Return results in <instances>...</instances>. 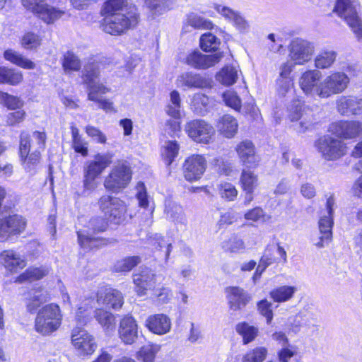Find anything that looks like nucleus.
<instances>
[{
  "label": "nucleus",
  "instance_id": "nucleus-14",
  "mask_svg": "<svg viewBox=\"0 0 362 362\" xmlns=\"http://www.w3.org/2000/svg\"><path fill=\"white\" fill-rule=\"evenodd\" d=\"M99 75L100 71L98 64H90L85 66L82 78L83 83L87 85L88 100H96L94 96L95 93L106 94L110 91V88L97 81Z\"/></svg>",
  "mask_w": 362,
  "mask_h": 362
},
{
  "label": "nucleus",
  "instance_id": "nucleus-49",
  "mask_svg": "<svg viewBox=\"0 0 362 362\" xmlns=\"http://www.w3.org/2000/svg\"><path fill=\"white\" fill-rule=\"evenodd\" d=\"M21 135H25V134H21ZM26 136L30 141V150L40 152V151L45 149L47 136L44 132L35 131L33 132L31 136H29L28 134Z\"/></svg>",
  "mask_w": 362,
  "mask_h": 362
},
{
  "label": "nucleus",
  "instance_id": "nucleus-19",
  "mask_svg": "<svg viewBox=\"0 0 362 362\" xmlns=\"http://www.w3.org/2000/svg\"><path fill=\"white\" fill-rule=\"evenodd\" d=\"M71 342L81 356L92 354L96 349L94 337L84 329L78 327L72 330Z\"/></svg>",
  "mask_w": 362,
  "mask_h": 362
},
{
  "label": "nucleus",
  "instance_id": "nucleus-33",
  "mask_svg": "<svg viewBox=\"0 0 362 362\" xmlns=\"http://www.w3.org/2000/svg\"><path fill=\"white\" fill-rule=\"evenodd\" d=\"M4 57L11 63L25 69H34L35 64L17 51L8 49L4 51Z\"/></svg>",
  "mask_w": 362,
  "mask_h": 362
},
{
  "label": "nucleus",
  "instance_id": "nucleus-26",
  "mask_svg": "<svg viewBox=\"0 0 362 362\" xmlns=\"http://www.w3.org/2000/svg\"><path fill=\"white\" fill-rule=\"evenodd\" d=\"M133 281L136 285V291L139 295H143L146 290L150 289L156 284V274L148 267L134 274Z\"/></svg>",
  "mask_w": 362,
  "mask_h": 362
},
{
  "label": "nucleus",
  "instance_id": "nucleus-45",
  "mask_svg": "<svg viewBox=\"0 0 362 362\" xmlns=\"http://www.w3.org/2000/svg\"><path fill=\"white\" fill-rule=\"evenodd\" d=\"M4 218L13 236L21 234L25 229L26 221L22 216L14 214Z\"/></svg>",
  "mask_w": 362,
  "mask_h": 362
},
{
  "label": "nucleus",
  "instance_id": "nucleus-27",
  "mask_svg": "<svg viewBox=\"0 0 362 362\" xmlns=\"http://www.w3.org/2000/svg\"><path fill=\"white\" fill-rule=\"evenodd\" d=\"M119 335L126 344H132L137 338V325L135 320L130 316L123 317L120 322Z\"/></svg>",
  "mask_w": 362,
  "mask_h": 362
},
{
  "label": "nucleus",
  "instance_id": "nucleus-60",
  "mask_svg": "<svg viewBox=\"0 0 362 362\" xmlns=\"http://www.w3.org/2000/svg\"><path fill=\"white\" fill-rule=\"evenodd\" d=\"M219 193L222 198L233 201L238 195V191L231 183L225 182L219 185Z\"/></svg>",
  "mask_w": 362,
  "mask_h": 362
},
{
  "label": "nucleus",
  "instance_id": "nucleus-3",
  "mask_svg": "<svg viewBox=\"0 0 362 362\" xmlns=\"http://www.w3.org/2000/svg\"><path fill=\"white\" fill-rule=\"evenodd\" d=\"M107 226L105 218L100 216L91 218L88 223V230L77 232L78 240L81 247L86 250H92L115 243L116 242L115 239L98 238L90 234V231L93 233L103 232L106 230Z\"/></svg>",
  "mask_w": 362,
  "mask_h": 362
},
{
  "label": "nucleus",
  "instance_id": "nucleus-8",
  "mask_svg": "<svg viewBox=\"0 0 362 362\" xmlns=\"http://www.w3.org/2000/svg\"><path fill=\"white\" fill-rule=\"evenodd\" d=\"M334 11L344 18L358 40H362V21L350 0H337Z\"/></svg>",
  "mask_w": 362,
  "mask_h": 362
},
{
  "label": "nucleus",
  "instance_id": "nucleus-61",
  "mask_svg": "<svg viewBox=\"0 0 362 362\" xmlns=\"http://www.w3.org/2000/svg\"><path fill=\"white\" fill-rule=\"evenodd\" d=\"M25 117L26 112L24 110H16L6 115V123L8 126H17L24 121Z\"/></svg>",
  "mask_w": 362,
  "mask_h": 362
},
{
  "label": "nucleus",
  "instance_id": "nucleus-31",
  "mask_svg": "<svg viewBox=\"0 0 362 362\" xmlns=\"http://www.w3.org/2000/svg\"><path fill=\"white\" fill-rule=\"evenodd\" d=\"M218 132L225 137L233 138L238 132V124L236 119L230 115H224L217 124Z\"/></svg>",
  "mask_w": 362,
  "mask_h": 362
},
{
  "label": "nucleus",
  "instance_id": "nucleus-11",
  "mask_svg": "<svg viewBox=\"0 0 362 362\" xmlns=\"http://www.w3.org/2000/svg\"><path fill=\"white\" fill-rule=\"evenodd\" d=\"M98 206L108 221L115 224L122 221L126 209L124 202L119 198L110 195L102 196L98 200Z\"/></svg>",
  "mask_w": 362,
  "mask_h": 362
},
{
  "label": "nucleus",
  "instance_id": "nucleus-59",
  "mask_svg": "<svg viewBox=\"0 0 362 362\" xmlns=\"http://www.w3.org/2000/svg\"><path fill=\"white\" fill-rule=\"evenodd\" d=\"M85 132L96 143L105 144L107 141L106 135L98 128L93 125H87L85 127Z\"/></svg>",
  "mask_w": 362,
  "mask_h": 362
},
{
  "label": "nucleus",
  "instance_id": "nucleus-48",
  "mask_svg": "<svg viewBox=\"0 0 362 362\" xmlns=\"http://www.w3.org/2000/svg\"><path fill=\"white\" fill-rule=\"evenodd\" d=\"M355 96L341 95L336 100V108L337 112L342 115H351V109L354 107Z\"/></svg>",
  "mask_w": 362,
  "mask_h": 362
},
{
  "label": "nucleus",
  "instance_id": "nucleus-39",
  "mask_svg": "<svg viewBox=\"0 0 362 362\" xmlns=\"http://www.w3.org/2000/svg\"><path fill=\"white\" fill-rule=\"evenodd\" d=\"M240 182L244 192H253L258 185V177L250 168L243 169Z\"/></svg>",
  "mask_w": 362,
  "mask_h": 362
},
{
  "label": "nucleus",
  "instance_id": "nucleus-29",
  "mask_svg": "<svg viewBox=\"0 0 362 362\" xmlns=\"http://www.w3.org/2000/svg\"><path fill=\"white\" fill-rule=\"evenodd\" d=\"M319 230L322 235L320 240L315 243L317 247H324L331 241L332 237L333 216L327 215L319 220Z\"/></svg>",
  "mask_w": 362,
  "mask_h": 362
},
{
  "label": "nucleus",
  "instance_id": "nucleus-23",
  "mask_svg": "<svg viewBox=\"0 0 362 362\" xmlns=\"http://www.w3.org/2000/svg\"><path fill=\"white\" fill-rule=\"evenodd\" d=\"M329 132L344 139H354L362 134V122L339 121L330 124Z\"/></svg>",
  "mask_w": 362,
  "mask_h": 362
},
{
  "label": "nucleus",
  "instance_id": "nucleus-58",
  "mask_svg": "<svg viewBox=\"0 0 362 362\" xmlns=\"http://www.w3.org/2000/svg\"><path fill=\"white\" fill-rule=\"evenodd\" d=\"M91 318L90 311L87 304L78 308L75 317L78 325L83 326L87 325L91 320Z\"/></svg>",
  "mask_w": 362,
  "mask_h": 362
},
{
  "label": "nucleus",
  "instance_id": "nucleus-28",
  "mask_svg": "<svg viewBox=\"0 0 362 362\" xmlns=\"http://www.w3.org/2000/svg\"><path fill=\"white\" fill-rule=\"evenodd\" d=\"M0 263L11 272H17L26 265L25 259L13 250H5L0 253Z\"/></svg>",
  "mask_w": 362,
  "mask_h": 362
},
{
  "label": "nucleus",
  "instance_id": "nucleus-1",
  "mask_svg": "<svg viewBox=\"0 0 362 362\" xmlns=\"http://www.w3.org/2000/svg\"><path fill=\"white\" fill-rule=\"evenodd\" d=\"M103 18L102 30L112 35H119L136 26L139 15L135 9H129L127 0H107L102 6Z\"/></svg>",
  "mask_w": 362,
  "mask_h": 362
},
{
  "label": "nucleus",
  "instance_id": "nucleus-63",
  "mask_svg": "<svg viewBox=\"0 0 362 362\" xmlns=\"http://www.w3.org/2000/svg\"><path fill=\"white\" fill-rule=\"evenodd\" d=\"M276 86L279 95L285 96L293 87V82L291 78H278Z\"/></svg>",
  "mask_w": 362,
  "mask_h": 362
},
{
  "label": "nucleus",
  "instance_id": "nucleus-46",
  "mask_svg": "<svg viewBox=\"0 0 362 362\" xmlns=\"http://www.w3.org/2000/svg\"><path fill=\"white\" fill-rule=\"evenodd\" d=\"M24 103V101L20 98L0 90V104L8 110H16L22 109Z\"/></svg>",
  "mask_w": 362,
  "mask_h": 362
},
{
  "label": "nucleus",
  "instance_id": "nucleus-20",
  "mask_svg": "<svg viewBox=\"0 0 362 362\" xmlns=\"http://www.w3.org/2000/svg\"><path fill=\"white\" fill-rule=\"evenodd\" d=\"M163 214L177 228H185L187 225V218L182 206L172 197L165 199Z\"/></svg>",
  "mask_w": 362,
  "mask_h": 362
},
{
  "label": "nucleus",
  "instance_id": "nucleus-10",
  "mask_svg": "<svg viewBox=\"0 0 362 362\" xmlns=\"http://www.w3.org/2000/svg\"><path fill=\"white\" fill-rule=\"evenodd\" d=\"M315 146L322 157L327 160H334L345 154L346 146L338 139L330 135H324L315 142Z\"/></svg>",
  "mask_w": 362,
  "mask_h": 362
},
{
  "label": "nucleus",
  "instance_id": "nucleus-47",
  "mask_svg": "<svg viewBox=\"0 0 362 362\" xmlns=\"http://www.w3.org/2000/svg\"><path fill=\"white\" fill-rule=\"evenodd\" d=\"M268 354L267 349L257 346L248 350L243 356L242 362H263Z\"/></svg>",
  "mask_w": 362,
  "mask_h": 362
},
{
  "label": "nucleus",
  "instance_id": "nucleus-32",
  "mask_svg": "<svg viewBox=\"0 0 362 362\" xmlns=\"http://www.w3.org/2000/svg\"><path fill=\"white\" fill-rule=\"evenodd\" d=\"M94 317L105 332L110 333L115 329V317L112 313L98 308L94 311Z\"/></svg>",
  "mask_w": 362,
  "mask_h": 362
},
{
  "label": "nucleus",
  "instance_id": "nucleus-30",
  "mask_svg": "<svg viewBox=\"0 0 362 362\" xmlns=\"http://www.w3.org/2000/svg\"><path fill=\"white\" fill-rule=\"evenodd\" d=\"M49 294L47 291L38 288L31 290L26 298L25 304L28 312L35 313L38 308L49 300Z\"/></svg>",
  "mask_w": 362,
  "mask_h": 362
},
{
  "label": "nucleus",
  "instance_id": "nucleus-54",
  "mask_svg": "<svg viewBox=\"0 0 362 362\" xmlns=\"http://www.w3.org/2000/svg\"><path fill=\"white\" fill-rule=\"evenodd\" d=\"M312 318L308 315L298 314L296 315L293 323V329L295 332H299L301 329H308L314 326Z\"/></svg>",
  "mask_w": 362,
  "mask_h": 362
},
{
  "label": "nucleus",
  "instance_id": "nucleus-21",
  "mask_svg": "<svg viewBox=\"0 0 362 362\" xmlns=\"http://www.w3.org/2000/svg\"><path fill=\"white\" fill-rule=\"evenodd\" d=\"M235 151L240 163L247 168H256L259 165L260 158L251 141L245 139L240 141L236 146Z\"/></svg>",
  "mask_w": 362,
  "mask_h": 362
},
{
  "label": "nucleus",
  "instance_id": "nucleus-53",
  "mask_svg": "<svg viewBox=\"0 0 362 362\" xmlns=\"http://www.w3.org/2000/svg\"><path fill=\"white\" fill-rule=\"evenodd\" d=\"M141 262L138 256H132L118 261L115 265L117 272H128Z\"/></svg>",
  "mask_w": 362,
  "mask_h": 362
},
{
  "label": "nucleus",
  "instance_id": "nucleus-16",
  "mask_svg": "<svg viewBox=\"0 0 362 362\" xmlns=\"http://www.w3.org/2000/svg\"><path fill=\"white\" fill-rule=\"evenodd\" d=\"M349 82V77L344 72H331L324 78L323 99L343 93L347 88Z\"/></svg>",
  "mask_w": 362,
  "mask_h": 362
},
{
  "label": "nucleus",
  "instance_id": "nucleus-42",
  "mask_svg": "<svg viewBox=\"0 0 362 362\" xmlns=\"http://www.w3.org/2000/svg\"><path fill=\"white\" fill-rule=\"evenodd\" d=\"M185 24L194 29L211 30L214 28V24L210 20L196 13H190L187 16Z\"/></svg>",
  "mask_w": 362,
  "mask_h": 362
},
{
  "label": "nucleus",
  "instance_id": "nucleus-44",
  "mask_svg": "<svg viewBox=\"0 0 362 362\" xmlns=\"http://www.w3.org/2000/svg\"><path fill=\"white\" fill-rule=\"evenodd\" d=\"M49 273V269L45 267H30L22 273L17 279L18 282H24L26 281L39 280Z\"/></svg>",
  "mask_w": 362,
  "mask_h": 362
},
{
  "label": "nucleus",
  "instance_id": "nucleus-25",
  "mask_svg": "<svg viewBox=\"0 0 362 362\" xmlns=\"http://www.w3.org/2000/svg\"><path fill=\"white\" fill-rule=\"evenodd\" d=\"M96 298L98 304L115 310L120 308L124 303L122 293L112 288H101L97 292Z\"/></svg>",
  "mask_w": 362,
  "mask_h": 362
},
{
  "label": "nucleus",
  "instance_id": "nucleus-9",
  "mask_svg": "<svg viewBox=\"0 0 362 362\" xmlns=\"http://www.w3.org/2000/svg\"><path fill=\"white\" fill-rule=\"evenodd\" d=\"M317 69H310L303 72L299 78V86L303 93L311 97L323 98L324 79Z\"/></svg>",
  "mask_w": 362,
  "mask_h": 362
},
{
  "label": "nucleus",
  "instance_id": "nucleus-6",
  "mask_svg": "<svg viewBox=\"0 0 362 362\" xmlns=\"http://www.w3.org/2000/svg\"><path fill=\"white\" fill-rule=\"evenodd\" d=\"M288 117L291 122H296L293 127L298 133L310 130L316 123L313 110L300 101H293L289 106Z\"/></svg>",
  "mask_w": 362,
  "mask_h": 362
},
{
  "label": "nucleus",
  "instance_id": "nucleus-41",
  "mask_svg": "<svg viewBox=\"0 0 362 362\" xmlns=\"http://www.w3.org/2000/svg\"><path fill=\"white\" fill-rule=\"evenodd\" d=\"M180 145L176 141H168L163 147L162 159L167 167L170 166L177 157Z\"/></svg>",
  "mask_w": 362,
  "mask_h": 362
},
{
  "label": "nucleus",
  "instance_id": "nucleus-34",
  "mask_svg": "<svg viewBox=\"0 0 362 362\" xmlns=\"http://www.w3.org/2000/svg\"><path fill=\"white\" fill-rule=\"evenodd\" d=\"M177 81L181 87L200 88L207 86V81L201 75L197 74H183Z\"/></svg>",
  "mask_w": 362,
  "mask_h": 362
},
{
  "label": "nucleus",
  "instance_id": "nucleus-43",
  "mask_svg": "<svg viewBox=\"0 0 362 362\" xmlns=\"http://www.w3.org/2000/svg\"><path fill=\"white\" fill-rule=\"evenodd\" d=\"M216 78L223 85H233L238 78V70L234 66H226L216 74Z\"/></svg>",
  "mask_w": 362,
  "mask_h": 362
},
{
  "label": "nucleus",
  "instance_id": "nucleus-22",
  "mask_svg": "<svg viewBox=\"0 0 362 362\" xmlns=\"http://www.w3.org/2000/svg\"><path fill=\"white\" fill-rule=\"evenodd\" d=\"M223 57L222 52L204 54L198 50H195L187 55L186 62L195 69H206L218 64Z\"/></svg>",
  "mask_w": 362,
  "mask_h": 362
},
{
  "label": "nucleus",
  "instance_id": "nucleus-40",
  "mask_svg": "<svg viewBox=\"0 0 362 362\" xmlns=\"http://www.w3.org/2000/svg\"><path fill=\"white\" fill-rule=\"evenodd\" d=\"M62 68L66 74L78 71L81 68V62L73 52L68 51L62 59Z\"/></svg>",
  "mask_w": 362,
  "mask_h": 362
},
{
  "label": "nucleus",
  "instance_id": "nucleus-5",
  "mask_svg": "<svg viewBox=\"0 0 362 362\" xmlns=\"http://www.w3.org/2000/svg\"><path fill=\"white\" fill-rule=\"evenodd\" d=\"M21 2L25 8L47 25L53 24L65 13L63 9L48 4L46 0H21Z\"/></svg>",
  "mask_w": 362,
  "mask_h": 362
},
{
  "label": "nucleus",
  "instance_id": "nucleus-38",
  "mask_svg": "<svg viewBox=\"0 0 362 362\" xmlns=\"http://www.w3.org/2000/svg\"><path fill=\"white\" fill-rule=\"evenodd\" d=\"M235 330L243 337L244 344L252 342L259 333L257 327L250 325L245 322L238 323L235 327Z\"/></svg>",
  "mask_w": 362,
  "mask_h": 362
},
{
  "label": "nucleus",
  "instance_id": "nucleus-64",
  "mask_svg": "<svg viewBox=\"0 0 362 362\" xmlns=\"http://www.w3.org/2000/svg\"><path fill=\"white\" fill-rule=\"evenodd\" d=\"M88 142L83 137L78 138L72 141V147L74 151L81 153L83 156H86L88 153Z\"/></svg>",
  "mask_w": 362,
  "mask_h": 362
},
{
  "label": "nucleus",
  "instance_id": "nucleus-15",
  "mask_svg": "<svg viewBox=\"0 0 362 362\" xmlns=\"http://www.w3.org/2000/svg\"><path fill=\"white\" fill-rule=\"evenodd\" d=\"M188 136L197 143L208 144L214 134V127L202 119H193L185 127Z\"/></svg>",
  "mask_w": 362,
  "mask_h": 362
},
{
  "label": "nucleus",
  "instance_id": "nucleus-50",
  "mask_svg": "<svg viewBox=\"0 0 362 362\" xmlns=\"http://www.w3.org/2000/svg\"><path fill=\"white\" fill-rule=\"evenodd\" d=\"M200 47L204 52L216 51L219 45L220 40L211 33L203 34L199 40Z\"/></svg>",
  "mask_w": 362,
  "mask_h": 362
},
{
  "label": "nucleus",
  "instance_id": "nucleus-17",
  "mask_svg": "<svg viewBox=\"0 0 362 362\" xmlns=\"http://www.w3.org/2000/svg\"><path fill=\"white\" fill-rule=\"evenodd\" d=\"M30 151V144L28 137L26 135H21L19 151L22 165L27 173L33 175L36 173L40 164V152L33 151L29 153Z\"/></svg>",
  "mask_w": 362,
  "mask_h": 362
},
{
  "label": "nucleus",
  "instance_id": "nucleus-52",
  "mask_svg": "<svg viewBox=\"0 0 362 362\" xmlns=\"http://www.w3.org/2000/svg\"><path fill=\"white\" fill-rule=\"evenodd\" d=\"M42 38L39 35L33 32H28L23 35L21 45L26 49H34L40 46Z\"/></svg>",
  "mask_w": 362,
  "mask_h": 362
},
{
  "label": "nucleus",
  "instance_id": "nucleus-35",
  "mask_svg": "<svg viewBox=\"0 0 362 362\" xmlns=\"http://www.w3.org/2000/svg\"><path fill=\"white\" fill-rule=\"evenodd\" d=\"M337 53L332 49L321 50L315 57V66L318 69L330 68L336 61Z\"/></svg>",
  "mask_w": 362,
  "mask_h": 362
},
{
  "label": "nucleus",
  "instance_id": "nucleus-57",
  "mask_svg": "<svg viewBox=\"0 0 362 362\" xmlns=\"http://www.w3.org/2000/svg\"><path fill=\"white\" fill-rule=\"evenodd\" d=\"M156 354V347L153 345H146L141 348L137 352L136 357L143 362H153Z\"/></svg>",
  "mask_w": 362,
  "mask_h": 362
},
{
  "label": "nucleus",
  "instance_id": "nucleus-7",
  "mask_svg": "<svg viewBox=\"0 0 362 362\" xmlns=\"http://www.w3.org/2000/svg\"><path fill=\"white\" fill-rule=\"evenodd\" d=\"M132 176L130 166L127 162H119L110 170L104 180V187L112 192H119L129 184Z\"/></svg>",
  "mask_w": 362,
  "mask_h": 362
},
{
  "label": "nucleus",
  "instance_id": "nucleus-37",
  "mask_svg": "<svg viewBox=\"0 0 362 362\" xmlns=\"http://www.w3.org/2000/svg\"><path fill=\"white\" fill-rule=\"evenodd\" d=\"M297 288L292 286H281L272 290L269 293L274 302L283 303L291 299Z\"/></svg>",
  "mask_w": 362,
  "mask_h": 362
},
{
  "label": "nucleus",
  "instance_id": "nucleus-55",
  "mask_svg": "<svg viewBox=\"0 0 362 362\" xmlns=\"http://www.w3.org/2000/svg\"><path fill=\"white\" fill-rule=\"evenodd\" d=\"M225 250L237 253L245 249L244 242L237 236H232L228 240L223 243Z\"/></svg>",
  "mask_w": 362,
  "mask_h": 362
},
{
  "label": "nucleus",
  "instance_id": "nucleus-51",
  "mask_svg": "<svg viewBox=\"0 0 362 362\" xmlns=\"http://www.w3.org/2000/svg\"><path fill=\"white\" fill-rule=\"evenodd\" d=\"M209 104V98L206 95L202 93H197L192 98L191 105L195 113L204 115L206 112Z\"/></svg>",
  "mask_w": 362,
  "mask_h": 362
},
{
  "label": "nucleus",
  "instance_id": "nucleus-56",
  "mask_svg": "<svg viewBox=\"0 0 362 362\" xmlns=\"http://www.w3.org/2000/svg\"><path fill=\"white\" fill-rule=\"evenodd\" d=\"M222 98L227 106L235 110L240 109L241 100L235 91L231 90H227L223 93Z\"/></svg>",
  "mask_w": 362,
  "mask_h": 362
},
{
  "label": "nucleus",
  "instance_id": "nucleus-2",
  "mask_svg": "<svg viewBox=\"0 0 362 362\" xmlns=\"http://www.w3.org/2000/svg\"><path fill=\"white\" fill-rule=\"evenodd\" d=\"M62 314L59 306L49 303L43 306L35 319V330L43 336H49L56 332L62 325Z\"/></svg>",
  "mask_w": 362,
  "mask_h": 362
},
{
  "label": "nucleus",
  "instance_id": "nucleus-4",
  "mask_svg": "<svg viewBox=\"0 0 362 362\" xmlns=\"http://www.w3.org/2000/svg\"><path fill=\"white\" fill-rule=\"evenodd\" d=\"M112 162V156L108 154H98L94 159L87 163L84 168L83 174V194L87 192H93L98 187L95 181L104 170Z\"/></svg>",
  "mask_w": 362,
  "mask_h": 362
},
{
  "label": "nucleus",
  "instance_id": "nucleus-12",
  "mask_svg": "<svg viewBox=\"0 0 362 362\" xmlns=\"http://www.w3.org/2000/svg\"><path fill=\"white\" fill-rule=\"evenodd\" d=\"M288 49L291 61L298 65H303L310 61L315 53L314 44L302 38L293 39Z\"/></svg>",
  "mask_w": 362,
  "mask_h": 362
},
{
  "label": "nucleus",
  "instance_id": "nucleus-62",
  "mask_svg": "<svg viewBox=\"0 0 362 362\" xmlns=\"http://www.w3.org/2000/svg\"><path fill=\"white\" fill-rule=\"evenodd\" d=\"M257 306L259 313L266 318L267 324H270L273 319L272 303L263 299L257 303Z\"/></svg>",
  "mask_w": 362,
  "mask_h": 362
},
{
  "label": "nucleus",
  "instance_id": "nucleus-24",
  "mask_svg": "<svg viewBox=\"0 0 362 362\" xmlns=\"http://www.w3.org/2000/svg\"><path fill=\"white\" fill-rule=\"evenodd\" d=\"M226 293L230 308L234 311L246 306L252 299L251 295L240 286H228Z\"/></svg>",
  "mask_w": 362,
  "mask_h": 362
},
{
  "label": "nucleus",
  "instance_id": "nucleus-18",
  "mask_svg": "<svg viewBox=\"0 0 362 362\" xmlns=\"http://www.w3.org/2000/svg\"><path fill=\"white\" fill-rule=\"evenodd\" d=\"M206 168V160L202 155L194 154L187 157L182 165L186 180L194 182L199 180Z\"/></svg>",
  "mask_w": 362,
  "mask_h": 362
},
{
  "label": "nucleus",
  "instance_id": "nucleus-13",
  "mask_svg": "<svg viewBox=\"0 0 362 362\" xmlns=\"http://www.w3.org/2000/svg\"><path fill=\"white\" fill-rule=\"evenodd\" d=\"M180 93L177 90H173L170 95V102L165 108V113L171 117L165 122V132L171 136L180 131Z\"/></svg>",
  "mask_w": 362,
  "mask_h": 362
},
{
  "label": "nucleus",
  "instance_id": "nucleus-36",
  "mask_svg": "<svg viewBox=\"0 0 362 362\" xmlns=\"http://www.w3.org/2000/svg\"><path fill=\"white\" fill-rule=\"evenodd\" d=\"M21 71L6 66H0V83L16 86L23 81Z\"/></svg>",
  "mask_w": 362,
  "mask_h": 362
}]
</instances>
